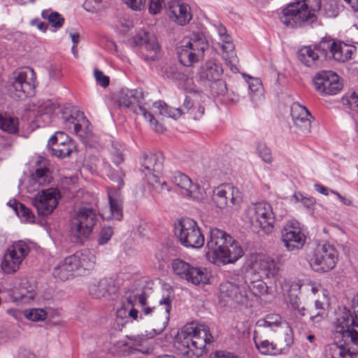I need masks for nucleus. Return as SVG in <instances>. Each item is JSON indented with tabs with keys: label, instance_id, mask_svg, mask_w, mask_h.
Wrapping results in <instances>:
<instances>
[{
	"label": "nucleus",
	"instance_id": "f257e3e1",
	"mask_svg": "<svg viewBox=\"0 0 358 358\" xmlns=\"http://www.w3.org/2000/svg\"><path fill=\"white\" fill-rule=\"evenodd\" d=\"M206 259L217 266L233 264L243 255L237 241L225 231L210 228L206 242Z\"/></svg>",
	"mask_w": 358,
	"mask_h": 358
},
{
	"label": "nucleus",
	"instance_id": "f03ea898",
	"mask_svg": "<svg viewBox=\"0 0 358 358\" xmlns=\"http://www.w3.org/2000/svg\"><path fill=\"white\" fill-rule=\"evenodd\" d=\"M208 327L203 324L185 325L174 340L175 347L189 358H199L206 352V345L213 342Z\"/></svg>",
	"mask_w": 358,
	"mask_h": 358
},
{
	"label": "nucleus",
	"instance_id": "7ed1b4c3",
	"mask_svg": "<svg viewBox=\"0 0 358 358\" xmlns=\"http://www.w3.org/2000/svg\"><path fill=\"white\" fill-rule=\"evenodd\" d=\"M320 0H299L291 2L282 10L280 21L287 27H305L317 20Z\"/></svg>",
	"mask_w": 358,
	"mask_h": 358
},
{
	"label": "nucleus",
	"instance_id": "20e7f679",
	"mask_svg": "<svg viewBox=\"0 0 358 358\" xmlns=\"http://www.w3.org/2000/svg\"><path fill=\"white\" fill-rule=\"evenodd\" d=\"M96 257L88 249L77 251L60 261L53 268L54 278L66 280L75 275H85L95 266Z\"/></svg>",
	"mask_w": 358,
	"mask_h": 358
},
{
	"label": "nucleus",
	"instance_id": "39448f33",
	"mask_svg": "<svg viewBox=\"0 0 358 358\" xmlns=\"http://www.w3.org/2000/svg\"><path fill=\"white\" fill-rule=\"evenodd\" d=\"M249 285H238L232 282H225L220 286V297L226 301L248 306L249 293L259 296L267 293L268 286L263 280H252Z\"/></svg>",
	"mask_w": 358,
	"mask_h": 358
},
{
	"label": "nucleus",
	"instance_id": "423d86ee",
	"mask_svg": "<svg viewBox=\"0 0 358 358\" xmlns=\"http://www.w3.org/2000/svg\"><path fill=\"white\" fill-rule=\"evenodd\" d=\"M208 48V43L205 35L201 31L192 32L183 38L178 48V59L183 66H189L201 59Z\"/></svg>",
	"mask_w": 358,
	"mask_h": 358
},
{
	"label": "nucleus",
	"instance_id": "0eeeda50",
	"mask_svg": "<svg viewBox=\"0 0 358 358\" xmlns=\"http://www.w3.org/2000/svg\"><path fill=\"white\" fill-rule=\"evenodd\" d=\"M117 102L120 106L129 108L134 113L142 115L157 132L162 133L165 130L164 126L159 124L153 115L148 112L141 92L137 90L122 89L118 94Z\"/></svg>",
	"mask_w": 358,
	"mask_h": 358
},
{
	"label": "nucleus",
	"instance_id": "6e6552de",
	"mask_svg": "<svg viewBox=\"0 0 358 358\" xmlns=\"http://www.w3.org/2000/svg\"><path fill=\"white\" fill-rule=\"evenodd\" d=\"M248 217L254 228H259V232L268 235L274 229V224L278 215L270 203L267 202H258L251 204L248 209Z\"/></svg>",
	"mask_w": 358,
	"mask_h": 358
},
{
	"label": "nucleus",
	"instance_id": "1a4fd4ad",
	"mask_svg": "<svg viewBox=\"0 0 358 358\" xmlns=\"http://www.w3.org/2000/svg\"><path fill=\"white\" fill-rule=\"evenodd\" d=\"M36 76L33 69L25 67L14 71L9 79L8 91L13 98L24 99L35 93Z\"/></svg>",
	"mask_w": 358,
	"mask_h": 358
},
{
	"label": "nucleus",
	"instance_id": "9d476101",
	"mask_svg": "<svg viewBox=\"0 0 358 358\" xmlns=\"http://www.w3.org/2000/svg\"><path fill=\"white\" fill-rule=\"evenodd\" d=\"M98 222L97 214L91 207H80L71 219V234L75 241L83 243L88 238Z\"/></svg>",
	"mask_w": 358,
	"mask_h": 358
},
{
	"label": "nucleus",
	"instance_id": "9b49d317",
	"mask_svg": "<svg viewBox=\"0 0 358 358\" xmlns=\"http://www.w3.org/2000/svg\"><path fill=\"white\" fill-rule=\"evenodd\" d=\"M102 171H104L110 180L117 182L118 189L110 187L108 189V196L110 205L111 217L117 220H121L122 214V200L120 194V189L124 185L123 178L124 173L121 168L113 169L110 164L105 161H101Z\"/></svg>",
	"mask_w": 358,
	"mask_h": 358
},
{
	"label": "nucleus",
	"instance_id": "f8f14e48",
	"mask_svg": "<svg viewBox=\"0 0 358 358\" xmlns=\"http://www.w3.org/2000/svg\"><path fill=\"white\" fill-rule=\"evenodd\" d=\"M174 231L178 241L185 248H201L204 244V236L192 219H180L175 223Z\"/></svg>",
	"mask_w": 358,
	"mask_h": 358
},
{
	"label": "nucleus",
	"instance_id": "ddd939ff",
	"mask_svg": "<svg viewBox=\"0 0 358 358\" xmlns=\"http://www.w3.org/2000/svg\"><path fill=\"white\" fill-rule=\"evenodd\" d=\"M338 253L335 246L329 243L318 245L309 259L312 269L317 273H326L332 270L338 261Z\"/></svg>",
	"mask_w": 358,
	"mask_h": 358
},
{
	"label": "nucleus",
	"instance_id": "4468645a",
	"mask_svg": "<svg viewBox=\"0 0 358 358\" xmlns=\"http://www.w3.org/2000/svg\"><path fill=\"white\" fill-rule=\"evenodd\" d=\"M30 252L29 245L24 241L13 243L6 251L1 268L4 273L13 274L16 273L23 260Z\"/></svg>",
	"mask_w": 358,
	"mask_h": 358
},
{
	"label": "nucleus",
	"instance_id": "2eb2a0df",
	"mask_svg": "<svg viewBox=\"0 0 358 358\" xmlns=\"http://www.w3.org/2000/svg\"><path fill=\"white\" fill-rule=\"evenodd\" d=\"M328 48L329 46L323 38L318 43L299 48L297 51V58L304 66L317 69L327 61Z\"/></svg>",
	"mask_w": 358,
	"mask_h": 358
},
{
	"label": "nucleus",
	"instance_id": "dca6fc26",
	"mask_svg": "<svg viewBox=\"0 0 358 358\" xmlns=\"http://www.w3.org/2000/svg\"><path fill=\"white\" fill-rule=\"evenodd\" d=\"M315 88L321 95L333 96L338 94L343 85L337 73L332 71H322L313 78Z\"/></svg>",
	"mask_w": 358,
	"mask_h": 358
},
{
	"label": "nucleus",
	"instance_id": "f3484780",
	"mask_svg": "<svg viewBox=\"0 0 358 358\" xmlns=\"http://www.w3.org/2000/svg\"><path fill=\"white\" fill-rule=\"evenodd\" d=\"M282 241L287 251L301 250L305 245L306 237L302 232L300 224L295 220L288 222L281 231Z\"/></svg>",
	"mask_w": 358,
	"mask_h": 358
},
{
	"label": "nucleus",
	"instance_id": "a211bd4d",
	"mask_svg": "<svg viewBox=\"0 0 358 358\" xmlns=\"http://www.w3.org/2000/svg\"><path fill=\"white\" fill-rule=\"evenodd\" d=\"M215 28L220 38L219 44L222 50V57L230 70L236 73L238 72L237 66L238 59L231 37L228 34L226 27L222 24H219L215 26Z\"/></svg>",
	"mask_w": 358,
	"mask_h": 358
},
{
	"label": "nucleus",
	"instance_id": "6ab92c4d",
	"mask_svg": "<svg viewBox=\"0 0 358 358\" xmlns=\"http://www.w3.org/2000/svg\"><path fill=\"white\" fill-rule=\"evenodd\" d=\"M60 199L58 189L49 188L39 192L33 199L32 203L39 215L46 216L52 213Z\"/></svg>",
	"mask_w": 358,
	"mask_h": 358
},
{
	"label": "nucleus",
	"instance_id": "aec40b11",
	"mask_svg": "<svg viewBox=\"0 0 358 358\" xmlns=\"http://www.w3.org/2000/svg\"><path fill=\"white\" fill-rule=\"evenodd\" d=\"M135 43L141 47V56L146 62L155 61L159 52L157 37L148 31H139L134 38Z\"/></svg>",
	"mask_w": 358,
	"mask_h": 358
},
{
	"label": "nucleus",
	"instance_id": "412c9836",
	"mask_svg": "<svg viewBox=\"0 0 358 358\" xmlns=\"http://www.w3.org/2000/svg\"><path fill=\"white\" fill-rule=\"evenodd\" d=\"M62 120L66 127L69 128L73 127L74 132L82 141L84 143L89 141L92 134L91 124L83 112L78 110L70 115H63Z\"/></svg>",
	"mask_w": 358,
	"mask_h": 358
},
{
	"label": "nucleus",
	"instance_id": "4be33fe9",
	"mask_svg": "<svg viewBox=\"0 0 358 358\" xmlns=\"http://www.w3.org/2000/svg\"><path fill=\"white\" fill-rule=\"evenodd\" d=\"M164 157L161 152L145 154L141 161V166L148 171L145 176L152 185L159 182V174L163 169Z\"/></svg>",
	"mask_w": 358,
	"mask_h": 358
},
{
	"label": "nucleus",
	"instance_id": "5701e85b",
	"mask_svg": "<svg viewBox=\"0 0 358 358\" xmlns=\"http://www.w3.org/2000/svg\"><path fill=\"white\" fill-rule=\"evenodd\" d=\"M212 199L217 208L223 209L229 203L238 205L241 201L240 192L231 185H222L213 190Z\"/></svg>",
	"mask_w": 358,
	"mask_h": 358
},
{
	"label": "nucleus",
	"instance_id": "b1692460",
	"mask_svg": "<svg viewBox=\"0 0 358 358\" xmlns=\"http://www.w3.org/2000/svg\"><path fill=\"white\" fill-rule=\"evenodd\" d=\"M324 40L329 46L327 50V61L333 59L339 62H345L351 59L352 55L356 51V48L354 45L341 41L336 42L330 37H324Z\"/></svg>",
	"mask_w": 358,
	"mask_h": 358
},
{
	"label": "nucleus",
	"instance_id": "393cba45",
	"mask_svg": "<svg viewBox=\"0 0 358 358\" xmlns=\"http://www.w3.org/2000/svg\"><path fill=\"white\" fill-rule=\"evenodd\" d=\"M253 341L256 348L260 354L271 356L286 353L290 345L292 344V338L289 335H287V337L285 338V347H282L278 343H273L268 340H262L259 338L258 332L257 331H254L253 332Z\"/></svg>",
	"mask_w": 358,
	"mask_h": 358
},
{
	"label": "nucleus",
	"instance_id": "a878e982",
	"mask_svg": "<svg viewBox=\"0 0 358 358\" xmlns=\"http://www.w3.org/2000/svg\"><path fill=\"white\" fill-rule=\"evenodd\" d=\"M222 73V66L210 60L201 66L199 71V77L204 85H208L211 81L217 80L220 88L223 90L224 88V80L221 79Z\"/></svg>",
	"mask_w": 358,
	"mask_h": 358
},
{
	"label": "nucleus",
	"instance_id": "bb28decb",
	"mask_svg": "<svg viewBox=\"0 0 358 358\" xmlns=\"http://www.w3.org/2000/svg\"><path fill=\"white\" fill-rule=\"evenodd\" d=\"M301 287V285L299 282H285L282 286V291L286 292V301L289 307L294 311V313L303 317L306 315L307 308L304 305H302L299 297Z\"/></svg>",
	"mask_w": 358,
	"mask_h": 358
},
{
	"label": "nucleus",
	"instance_id": "cd10ccee",
	"mask_svg": "<svg viewBox=\"0 0 358 358\" xmlns=\"http://www.w3.org/2000/svg\"><path fill=\"white\" fill-rule=\"evenodd\" d=\"M252 268L260 274V277L275 279L279 272V267L275 260L266 255H259L256 257Z\"/></svg>",
	"mask_w": 358,
	"mask_h": 358
},
{
	"label": "nucleus",
	"instance_id": "c85d7f7f",
	"mask_svg": "<svg viewBox=\"0 0 358 358\" xmlns=\"http://www.w3.org/2000/svg\"><path fill=\"white\" fill-rule=\"evenodd\" d=\"M64 136V132L57 131L48 141V147L51 154L57 157L65 158L69 157L75 148L74 143L71 140L58 142L59 137Z\"/></svg>",
	"mask_w": 358,
	"mask_h": 358
},
{
	"label": "nucleus",
	"instance_id": "c756f323",
	"mask_svg": "<svg viewBox=\"0 0 358 358\" xmlns=\"http://www.w3.org/2000/svg\"><path fill=\"white\" fill-rule=\"evenodd\" d=\"M291 116L294 125L301 133L308 134L310 132L312 116L305 106L294 103L291 107Z\"/></svg>",
	"mask_w": 358,
	"mask_h": 358
},
{
	"label": "nucleus",
	"instance_id": "7c9ffc66",
	"mask_svg": "<svg viewBox=\"0 0 358 358\" xmlns=\"http://www.w3.org/2000/svg\"><path fill=\"white\" fill-rule=\"evenodd\" d=\"M343 344L332 343L326 345L324 352V358H353V355H358V350L351 344L345 343L344 341L336 339Z\"/></svg>",
	"mask_w": 358,
	"mask_h": 358
},
{
	"label": "nucleus",
	"instance_id": "2f4dec72",
	"mask_svg": "<svg viewBox=\"0 0 358 358\" xmlns=\"http://www.w3.org/2000/svg\"><path fill=\"white\" fill-rule=\"evenodd\" d=\"M163 315V308L153 306L150 308H145L143 310V313H140V319L142 320L146 318L149 320L153 327L152 331L156 335H159L166 328L170 319V317H168L166 322L164 324L162 320Z\"/></svg>",
	"mask_w": 358,
	"mask_h": 358
},
{
	"label": "nucleus",
	"instance_id": "473e14b6",
	"mask_svg": "<svg viewBox=\"0 0 358 358\" xmlns=\"http://www.w3.org/2000/svg\"><path fill=\"white\" fill-rule=\"evenodd\" d=\"M117 287L115 280L111 278H103L95 281L89 286L90 294L95 299H100L115 294Z\"/></svg>",
	"mask_w": 358,
	"mask_h": 358
},
{
	"label": "nucleus",
	"instance_id": "72a5a7b5",
	"mask_svg": "<svg viewBox=\"0 0 358 358\" xmlns=\"http://www.w3.org/2000/svg\"><path fill=\"white\" fill-rule=\"evenodd\" d=\"M169 17L178 24L184 26L192 18L191 8L188 4L173 2L169 6Z\"/></svg>",
	"mask_w": 358,
	"mask_h": 358
},
{
	"label": "nucleus",
	"instance_id": "f704fd0d",
	"mask_svg": "<svg viewBox=\"0 0 358 358\" xmlns=\"http://www.w3.org/2000/svg\"><path fill=\"white\" fill-rule=\"evenodd\" d=\"M172 182L184 191L187 196L196 198L199 187L193 184L191 179L181 172H175L171 178Z\"/></svg>",
	"mask_w": 358,
	"mask_h": 358
},
{
	"label": "nucleus",
	"instance_id": "c9c22d12",
	"mask_svg": "<svg viewBox=\"0 0 358 358\" xmlns=\"http://www.w3.org/2000/svg\"><path fill=\"white\" fill-rule=\"evenodd\" d=\"M210 273L204 267L191 266L186 281L193 285H206L209 282Z\"/></svg>",
	"mask_w": 358,
	"mask_h": 358
},
{
	"label": "nucleus",
	"instance_id": "e433bc0d",
	"mask_svg": "<svg viewBox=\"0 0 358 358\" xmlns=\"http://www.w3.org/2000/svg\"><path fill=\"white\" fill-rule=\"evenodd\" d=\"M181 111V116L189 113L194 120H199L204 114L205 109L200 105H195L189 96H185L181 107L178 108Z\"/></svg>",
	"mask_w": 358,
	"mask_h": 358
},
{
	"label": "nucleus",
	"instance_id": "4c0bfd02",
	"mask_svg": "<svg viewBox=\"0 0 358 358\" xmlns=\"http://www.w3.org/2000/svg\"><path fill=\"white\" fill-rule=\"evenodd\" d=\"M174 298V290L171 287H169L168 289L163 291L162 298L159 301V305L157 306L163 308L164 310V315L162 318L164 324L166 322L168 317H170L172 302Z\"/></svg>",
	"mask_w": 358,
	"mask_h": 358
},
{
	"label": "nucleus",
	"instance_id": "58836bf2",
	"mask_svg": "<svg viewBox=\"0 0 358 358\" xmlns=\"http://www.w3.org/2000/svg\"><path fill=\"white\" fill-rule=\"evenodd\" d=\"M127 338L133 342L136 350L143 354H150L152 352L153 346L151 341L145 336H127Z\"/></svg>",
	"mask_w": 358,
	"mask_h": 358
},
{
	"label": "nucleus",
	"instance_id": "ea45409f",
	"mask_svg": "<svg viewBox=\"0 0 358 358\" xmlns=\"http://www.w3.org/2000/svg\"><path fill=\"white\" fill-rule=\"evenodd\" d=\"M191 264L181 259H173L171 262L173 273L182 280H187Z\"/></svg>",
	"mask_w": 358,
	"mask_h": 358
},
{
	"label": "nucleus",
	"instance_id": "a19ab883",
	"mask_svg": "<svg viewBox=\"0 0 358 358\" xmlns=\"http://www.w3.org/2000/svg\"><path fill=\"white\" fill-rule=\"evenodd\" d=\"M0 129L9 134L18 131V120L6 114H0Z\"/></svg>",
	"mask_w": 358,
	"mask_h": 358
},
{
	"label": "nucleus",
	"instance_id": "79ce46f5",
	"mask_svg": "<svg viewBox=\"0 0 358 358\" xmlns=\"http://www.w3.org/2000/svg\"><path fill=\"white\" fill-rule=\"evenodd\" d=\"M41 16L43 19L48 20L50 25L56 29H60L64 22V18L62 15L51 9L43 10Z\"/></svg>",
	"mask_w": 358,
	"mask_h": 358
},
{
	"label": "nucleus",
	"instance_id": "37998d69",
	"mask_svg": "<svg viewBox=\"0 0 358 358\" xmlns=\"http://www.w3.org/2000/svg\"><path fill=\"white\" fill-rule=\"evenodd\" d=\"M51 176L45 168H38L31 174V180L34 184L43 186L50 183Z\"/></svg>",
	"mask_w": 358,
	"mask_h": 358
},
{
	"label": "nucleus",
	"instance_id": "c03bdc74",
	"mask_svg": "<svg viewBox=\"0 0 358 358\" xmlns=\"http://www.w3.org/2000/svg\"><path fill=\"white\" fill-rule=\"evenodd\" d=\"M256 150L259 157L266 164H271L273 161L271 149L265 143L258 141L256 143Z\"/></svg>",
	"mask_w": 358,
	"mask_h": 358
},
{
	"label": "nucleus",
	"instance_id": "a18cd8bd",
	"mask_svg": "<svg viewBox=\"0 0 358 358\" xmlns=\"http://www.w3.org/2000/svg\"><path fill=\"white\" fill-rule=\"evenodd\" d=\"M155 105L159 108V112L162 115H166L175 120L181 116V110L178 108H174L168 106L164 102L159 101L155 103Z\"/></svg>",
	"mask_w": 358,
	"mask_h": 358
},
{
	"label": "nucleus",
	"instance_id": "49530a36",
	"mask_svg": "<svg viewBox=\"0 0 358 358\" xmlns=\"http://www.w3.org/2000/svg\"><path fill=\"white\" fill-rule=\"evenodd\" d=\"M15 213L23 222L34 223L35 222V216L34 213L23 203H20V207Z\"/></svg>",
	"mask_w": 358,
	"mask_h": 358
},
{
	"label": "nucleus",
	"instance_id": "de8ad7c7",
	"mask_svg": "<svg viewBox=\"0 0 358 358\" xmlns=\"http://www.w3.org/2000/svg\"><path fill=\"white\" fill-rule=\"evenodd\" d=\"M24 317L31 321L38 322L43 321L46 318V312L41 308H32L25 310L24 312Z\"/></svg>",
	"mask_w": 358,
	"mask_h": 358
},
{
	"label": "nucleus",
	"instance_id": "09e8293b",
	"mask_svg": "<svg viewBox=\"0 0 358 358\" xmlns=\"http://www.w3.org/2000/svg\"><path fill=\"white\" fill-rule=\"evenodd\" d=\"M344 106L348 107L353 113L358 114V94L355 92L350 96H346L342 99Z\"/></svg>",
	"mask_w": 358,
	"mask_h": 358
},
{
	"label": "nucleus",
	"instance_id": "8fccbe9b",
	"mask_svg": "<svg viewBox=\"0 0 358 358\" xmlns=\"http://www.w3.org/2000/svg\"><path fill=\"white\" fill-rule=\"evenodd\" d=\"M107 0H86L85 8L90 12H97L105 7Z\"/></svg>",
	"mask_w": 358,
	"mask_h": 358
},
{
	"label": "nucleus",
	"instance_id": "3c124183",
	"mask_svg": "<svg viewBox=\"0 0 358 358\" xmlns=\"http://www.w3.org/2000/svg\"><path fill=\"white\" fill-rule=\"evenodd\" d=\"M268 328L272 331H276L283 324L281 316L278 314H269L266 316Z\"/></svg>",
	"mask_w": 358,
	"mask_h": 358
},
{
	"label": "nucleus",
	"instance_id": "603ef678",
	"mask_svg": "<svg viewBox=\"0 0 358 358\" xmlns=\"http://www.w3.org/2000/svg\"><path fill=\"white\" fill-rule=\"evenodd\" d=\"M113 234V230L111 227H104L99 233L98 238V243L100 245H105L111 238Z\"/></svg>",
	"mask_w": 358,
	"mask_h": 358
},
{
	"label": "nucleus",
	"instance_id": "864d4df0",
	"mask_svg": "<svg viewBox=\"0 0 358 358\" xmlns=\"http://www.w3.org/2000/svg\"><path fill=\"white\" fill-rule=\"evenodd\" d=\"M315 310L317 311L316 314L310 313V320L313 322H319L324 317V308L323 307V303L316 300L315 302Z\"/></svg>",
	"mask_w": 358,
	"mask_h": 358
},
{
	"label": "nucleus",
	"instance_id": "5fc2aeb1",
	"mask_svg": "<svg viewBox=\"0 0 358 358\" xmlns=\"http://www.w3.org/2000/svg\"><path fill=\"white\" fill-rule=\"evenodd\" d=\"M294 197L296 200L301 201L307 208H312L315 203V200L313 197L306 196L300 192L295 193Z\"/></svg>",
	"mask_w": 358,
	"mask_h": 358
},
{
	"label": "nucleus",
	"instance_id": "6e6d98bb",
	"mask_svg": "<svg viewBox=\"0 0 358 358\" xmlns=\"http://www.w3.org/2000/svg\"><path fill=\"white\" fill-rule=\"evenodd\" d=\"M164 6V0H149V12L156 15L159 13Z\"/></svg>",
	"mask_w": 358,
	"mask_h": 358
},
{
	"label": "nucleus",
	"instance_id": "4d7b16f0",
	"mask_svg": "<svg viewBox=\"0 0 358 358\" xmlns=\"http://www.w3.org/2000/svg\"><path fill=\"white\" fill-rule=\"evenodd\" d=\"M94 77L96 82L103 87H106L109 85V78L103 74V73L95 69L94 71Z\"/></svg>",
	"mask_w": 358,
	"mask_h": 358
},
{
	"label": "nucleus",
	"instance_id": "13d9d810",
	"mask_svg": "<svg viewBox=\"0 0 358 358\" xmlns=\"http://www.w3.org/2000/svg\"><path fill=\"white\" fill-rule=\"evenodd\" d=\"M210 358H241L237 354L227 351V350H217L214 352Z\"/></svg>",
	"mask_w": 358,
	"mask_h": 358
},
{
	"label": "nucleus",
	"instance_id": "bf43d9fd",
	"mask_svg": "<svg viewBox=\"0 0 358 358\" xmlns=\"http://www.w3.org/2000/svg\"><path fill=\"white\" fill-rule=\"evenodd\" d=\"M146 0H125L126 4L134 10H141L145 6Z\"/></svg>",
	"mask_w": 358,
	"mask_h": 358
},
{
	"label": "nucleus",
	"instance_id": "052dcab7",
	"mask_svg": "<svg viewBox=\"0 0 358 358\" xmlns=\"http://www.w3.org/2000/svg\"><path fill=\"white\" fill-rule=\"evenodd\" d=\"M206 85L208 86L210 88L212 93L215 95H219L221 94H224L227 91V85L224 81V88L223 90L222 89V90H221V88H220V86L217 85V80L211 81V82H210V83L208 85Z\"/></svg>",
	"mask_w": 358,
	"mask_h": 358
},
{
	"label": "nucleus",
	"instance_id": "680f3d73",
	"mask_svg": "<svg viewBox=\"0 0 358 358\" xmlns=\"http://www.w3.org/2000/svg\"><path fill=\"white\" fill-rule=\"evenodd\" d=\"M114 151H111L113 162L118 166L124 162V157L122 152L113 146Z\"/></svg>",
	"mask_w": 358,
	"mask_h": 358
},
{
	"label": "nucleus",
	"instance_id": "e2e57ef3",
	"mask_svg": "<svg viewBox=\"0 0 358 358\" xmlns=\"http://www.w3.org/2000/svg\"><path fill=\"white\" fill-rule=\"evenodd\" d=\"M48 74L50 78L58 80L62 77V71L59 66L51 64L48 67Z\"/></svg>",
	"mask_w": 358,
	"mask_h": 358
},
{
	"label": "nucleus",
	"instance_id": "0e129e2a",
	"mask_svg": "<svg viewBox=\"0 0 358 358\" xmlns=\"http://www.w3.org/2000/svg\"><path fill=\"white\" fill-rule=\"evenodd\" d=\"M248 84L249 90L252 92H257L262 88L261 80L258 78H250Z\"/></svg>",
	"mask_w": 358,
	"mask_h": 358
},
{
	"label": "nucleus",
	"instance_id": "69168bd1",
	"mask_svg": "<svg viewBox=\"0 0 358 358\" xmlns=\"http://www.w3.org/2000/svg\"><path fill=\"white\" fill-rule=\"evenodd\" d=\"M134 299L138 300L141 306V313H143V310L145 308H150L151 306L147 305V299L144 294H141L137 296H134Z\"/></svg>",
	"mask_w": 358,
	"mask_h": 358
},
{
	"label": "nucleus",
	"instance_id": "338daca9",
	"mask_svg": "<svg viewBox=\"0 0 358 358\" xmlns=\"http://www.w3.org/2000/svg\"><path fill=\"white\" fill-rule=\"evenodd\" d=\"M31 24L37 27V28L43 32H45L48 29V24L41 22L39 19H33L31 21Z\"/></svg>",
	"mask_w": 358,
	"mask_h": 358
},
{
	"label": "nucleus",
	"instance_id": "774afa93",
	"mask_svg": "<svg viewBox=\"0 0 358 358\" xmlns=\"http://www.w3.org/2000/svg\"><path fill=\"white\" fill-rule=\"evenodd\" d=\"M332 194L336 195L337 198L339 199V201L344 205L348 206H352L353 203L352 201L350 199H347L344 196H343L339 192L335 191V190H330Z\"/></svg>",
	"mask_w": 358,
	"mask_h": 358
}]
</instances>
